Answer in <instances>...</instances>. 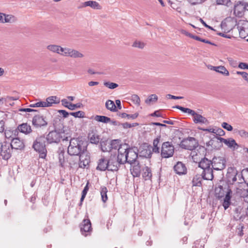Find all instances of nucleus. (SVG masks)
I'll return each mask as SVG.
<instances>
[{
	"label": "nucleus",
	"mask_w": 248,
	"mask_h": 248,
	"mask_svg": "<svg viewBox=\"0 0 248 248\" xmlns=\"http://www.w3.org/2000/svg\"><path fill=\"white\" fill-rule=\"evenodd\" d=\"M47 50L56 53L64 57H69L74 59H81L84 54L81 51L69 47H62L56 45H50L46 46Z\"/></svg>",
	"instance_id": "f257e3e1"
},
{
	"label": "nucleus",
	"mask_w": 248,
	"mask_h": 248,
	"mask_svg": "<svg viewBox=\"0 0 248 248\" xmlns=\"http://www.w3.org/2000/svg\"><path fill=\"white\" fill-rule=\"evenodd\" d=\"M87 149L86 142L79 138L71 139L68 147V153L71 155H78Z\"/></svg>",
	"instance_id": "f03ea898"
},
{
	"label": "nucleus",
	"mask_w": 248,
	"mask_h": 248,
	"mask_svg": "<svg viewBox=\"0 0 248 248\" xmlns=\"http://www.w3.org/2000/svg\"><path fill=\"white\" fill-rule=\"evenodd\" d=\"M66 129L67 127L66 126H63L62 124V126H60L58 128H56L54 131L50 132L47 135L46 139L50 143H58L60 141L61 139H64V134L67 130Z\"/></svg>",
	"instance_id": "7ed1b4c3"
},
{
	"label": "nucleus",
	"mask_w": 248,
	"mask_h": 248,
	"mask_svg": "<svg viewBox=\"0 0 248 248\" xmlns=\"http://www.w3.org/2000/svg\"><path fill=\"white\" fill-rule=\"evenodd\" d=\"M45 137H40L36 139L33 144V148L38 153L39 157L45 159L46 156L47 150L46 148Z\"/></svg>",
	"instance_id": "20e7f679"
},
{
	"label": "nucleus",
	"mask_w": 248,
	"mask_h": 248,
	"mask_svg": "<svg viewBox=\"0 0 248 248\" xmlns=\"http://www.w3.org/2000/svg\"><path fill=\"white\" fill-rule=\"evenodd\" d=\"M174 147L172 142L166 141L162 143L161 149V155L163 158L171 157L174 154Z\"/></svg>",
	"instance_id": "39448f33"
},
{
	"label": "nucleus",
	"mask_w": 248,
	"mask_h": 248,
	"mask_svg": "<svg viewBox=\"0 0 248 248\" xmlns=\"http://www.w3.org/2000/svg\"><path fill=\"white\" fill-rule=\"evenodd\" d=\"M182 148L191 150V151L196 149L198 146V143L196 140L192 137L188 138L183 140L180 144Z\"/></svg>",
	"instance_id": "423d86ee"
},
{
	"label": "nucleus",
	"mask_w": 248,
	"mask_h": 248,
	"mask_svg": "<svg viewBox=\"0 0 248 248\" xmlns=\"http://www.w3.org/2000/svg\"><path fill=\"white\" fill-rule=\"evenodd\" d=\"M12 148L10 143L4 142L0 143V156L5 160H8L11 156Z\"/></svg>",
	"instance_id": "0eeeda50"
},
{
	"label": "nucleus",
	"mask_w": 248,
	"mask_h": 248,
	"mask_svg": "<svg viewBox=\"0 0 248 248\" xmlns=\"http://www.w3.org/2000/svg\"><path fill=\"white\" fill-rule=\"evenodd\" d=\"M226 166V160L223 157H214L212 161V168L217 170H223Z\"/></svg>",
	"instance_id": "6e6552de"
},
{
	"label": "nucleus",
	"mask_w": 248,
	"mask_h": 248,
	"mask_svg": "<svg viewBox=\"0 0 248 248\" xmlns=\"http://www.w3.org/2000/svg\"><path fill=\"white\" fill-rule=\"evenodd\" d=\"M126 149H127V144H126L120 146L118 149V155L116 158L121 164L127 162Z\"/></svg>",
	"instance_id": "1a4fd4ad"
},
{
	"label": "nucleus",
	"mask_w": 248,
	"mask_h": 248,
	"mask_svg": "<svg viewBox=\"0 0 248 248\" xmlns=\"http://www.w3.org/2000/svg\"><path fill=\"white\" fill-rule=\"evenodd\" d=\"M152 146L147 143L142 144L139 148L140 156L150 158L153 152Z\"/></svg>",
	"instance_id": "9d476101"
},
{
	"label": "nucleus",
	"mask_w": 248,
	"mask_h": 248,
	"mask_svg": "<svg viewBox=\"0 0 248 248\" xmlns=\"http://www.w3.org/2000/svg\"><path fill=\"white\" fill-rule=\"evenodd\" d=\"M237 28L241 38H245L248 36V21H240L238 23Z\"/></svg>",
	"instance_id": "9b49d317"
},
{
	"label": "nucleus",
	"mask_w": 248,
	"mask_h": 248,
	"mask_svg": "<svg viewBox=\"0 0 248 248\" xmlns=\"http://www.w3.org/2000/svg\"><path fill=\"white\" fill-rule=\"evenodd\" d=\"M108 170L116 171L121 164L117 160L115 155H111L108 159Z\"/></svg>",
	"instance_id": "f8f14e48"
},
{
	"label": "nucleus",
	"mask_w": 248,
	"mask_h": 248,
	"mask_svg": "<svg viewBox=\"0 0 248 248\" xmlns=\"http://www.w3.org/2000/svg\"><path fill=\"white\" fill-rule=\"evenodd\" d=\"M32 124L36 127L46 126L47 122L43 116L37 115L33 117L32 121Z\"/></svg>",
	"instance_id": "ddd939ff"
},
{
	"label": "nucleus",
	"mask_w": 248,
	"mask_h": 248,
	"mask_svg": "<svg viewBox=\"0 0 248 248\" xmlns=\"http://www.w3.org/2000/svg\"><path fill=\"white\" fill-rule=\"evenodd\" d=\"M126 155H127V162L130 164H136L138 160H137V158H138V153L136 151H134L133 149H126Z\"/></svg>",
	"instance_id": "4468645a"
},
{
	"label": "nucleus",
	"mask_w": 248,
	"mask_h": 248,
	"mask_svg": "<svg viewBox=\"0 0 248 248\" xmlns=\"http://www.w3.org/2000/svg\"><path fill=\"white\" fill-rule=\"evenodd\" d=\"M78 155L79 156V166L81 168H84L90 162V156L87 150L81 153Z\"/></svg>",
	"instance_id": "2eb2a0df"
},
{
	"label": "nucleus",
	"mask_w": 248,
	"mask_h": 248,
	"mask_svg": "<svg viewBox=\"0 0 248 248\" xmlns=\"http://www.w3.org/2000/svg\"><path fill=\"white\" fill-rule=\"evenodd\" d=\"M91 223L89 219H84L80 226V231L82 234L85 236L87 234L84 233L89 232L92 231Z\"/></svg>",
	"instance_id": "dca6fc26"
},
{
	"label": "nucleus",
	"mask_w": 248,
	"mask_h": 248,
	"mask_svg": "<svg viewBox=\"0 0 248 248\" xmlns=\"http://www.w3.org/2000/svg\"><path fill=\"white\" fill-rule=\"evenodd\" d=\"M221 139H222V138L215 136L209 141L207 144L214 149H218L223 146V141Z\"/></svg>",
	"instance_id": "f3484780"
},
{
	"label": "nucleus",
	"mask_w": 248,
	"mask_h": 248,
	"mask_svg": "<svg viewBox=\"0 0 248 248\" xmlns=\"http://www.w3.org/2000/svg\"><path fill=\"white\" fill-rule=\"evenodd\" d=\"M193 117V121L195 124H208L209 122L207 119L202 116V115L198 114L194 110L193 111V112L191 114Z\"/></svg>",
	"instance_id": "a211bd4d"
},
{
	"label": "nucleus",
	"mask_w": 248,
	"mask_h": 248,
	"mask_svg": "<svg viewBox=\"0 0 248 248\" xmlns=\"http://www.w3.org/2000/svg\"><path fill=\"white\" fill-rule=\"evenodd\" d=\"M175 172L179 174H185L187 172V168L185 165L181 162H178L173 167Z\"/></svg>",
	"instance_id": "6ab92c4d"
},
{
	"label": "nucleus",
	"mask_w": 248,
	"mask_h": 248,
	"mask_svg": "<svg viewBox=\"0 0 248 248\" xmlns=\"http://www.w3.org/2000/svg\"><path fill=\"white\" fill-rule=\"evenodd\" d=\"M245 207L238 206L234 210V217L236 220H243L245 217Z\"/></svg>",
	"instance_id": "aec40b11"
},
{
	"label": "nucleus",
	"mask_w": 248,
	"mask_h": 248,
	"mask_svg": "<svg viewBox=\"0 0 248 248\" xmlns=\"http://www.w3.org/2000/svg\"><path fill=\"white\" fill-rule=\"evenodd\" d=\"M10 145L12 149L20 150L24 147L23 141L20 140L18 138H13Z\"/></svg>",
	"instance_id": "412c9836"
},
{
	"label": "nucleus",
	"mask_w": 248,
	"mask_h": 248,
	"mask_svg": "<svg viewBox=\"0 0 248 248\" xmlns=\"http://www.w3.org/2000/svg\"><path fill=\"white\" fill-rule=\"evenodd\" d=\"M108 159L104 157H102L99 159L98 166L96 168L97 170L104 171L106 170H108Z\"/></svg>",
	"instance_id": "4be33fe9"
},
{
	"label": "nucleus",
	"mask_w": 248,
	"mask_h": 248,
	"mask_svg": "<svg viewBox=\"0 0 248 248\" xmlns=\"http://www.w3.org/2000/svg\"><path fill=\"white\" fill-rule=\"evenodd\" d=\"M132 166L130 168L131 174L134 177H139L140 174V166L139 162H137L136 164H131Z\"/></svg>",
	"instance_id": "5701e85b"
},
{
	"label": "nucleus",
	"mask_w": 248,
	"mask_h": 248,
	"mask_svg": "<svg viewBox=\"0 0 248 248\" xmlns=\"http://www.w3.org/2000/svg\"><path fill=\"white\" fill-rule=\"evenodd\" d=\"M190 155L193 162L196 163H199L203 159V155L200 153L198 149H195L192 151L190 153Z\"/></svg>",
	"instance_id": "b1692460"
},
{
	"label": "nucleus",
	"mask_w": 248,
	"mask_h": 248,
	"mask_svg": "<svg viewBox=\"0 0 248 248\" xmlns=\"http://www.w3.org/2000/svg\"><path fill=\"white\" fill-rule=\"evenodd\" d=\"M17 129L19 131L26 135L30 134L32 131L31 126L27 123H23L19 125Z\"/></svg>",
	"instance_id": "393cba45"
},
{
	"label": "nucleus",
	"mask_w": 248,
	"mask_h": 248,
	"mask_svg": "<svg viewBox=\"0 0 248 248\" xmlns=\"http://www.w3.org/2000/svg\"><path fill=\"white\" fill-rule=\"evenodd\" d=\"M212 167L203 170L202 177L207 180H212L214 178Z\"/></svg>",
	"instance_id": "a878e982"
},
{
	"label": "nucleus",
	"mask_w": 248,
	"mask_h": 248,
	"mask_svg": "<svg viewBox=\"0 0 248 248\" xmlns=\"http://www.w3.org/2000/svg\"><path fill=\"white\" fill-rule=\"evenodd\" d=\"M221 140L223 141V143L226 145L229 148L233 149V150L237 149L238 146L235 140L229 138L225 139L222 138Z\"/></svg>",
	"instance_id": "bb28decb"
},
{
	"label": "nucleus",
	"mask_w": 248,
	"mask_h": 248,
	"mask_svg": "<svg viewBox=\"0 0 248 248\" xmlns=\"http://www.w3.org/2000/svg\"><path fill=\"white\" fill-rule=\"evenodd\" d=\"M61 102L62 106L70 110H74L76 108H79L81 105L80 103H77L76 104H72L69 102L66 99H62Z\"/></svg>",
	"instance_id": "cd10ccee"
},
{
	"label": "nucleus",
	"mask_w": 248,
	"mask_h": 248,
	"mask_svg": "<svg viewBox=\"0 0 248 248\" xmlns=\"http://www.w3.org/2000/svg\"><path fill=\"white\" fill-rule=\"evenodd\" d=\"M47 107L52 106L53 104H58L60 103V100L56 96H51L47 97L46 101Z\"/></svg>",
	"instance_id": "c85d7f7f"
},
{
	"label": "nucleus",
	"mask_w": 248,
	"mask_h": 248,
	"mask_svg": "<svg viewBox=\"0 0 248 248\" xmlns=\"http://www.w3.org/2000/svg\"><path fill=\"white\" fill-rule=\"evenodd\" d=\"M212 161L206 158H203L199 162V167L201 168L203 170L211 168Z\"/></svg>",
	"instance_id": "c756f323"
},
{
	"label": "nucleus",
	"mask_w": 248,
	"mask_h": 248,
	"mask_svg": "<svg viewBox=\"0 0 248 248\" xmlns=\"http://www.w3.org/2000/svg\"><path fill=\"white\" fill-rule=\"evenodd\" d=\"M232 191L230 189L228 190L227 192L226 196L224 199V201L223 202V206L225 210H226L230 206L231 203V193Z\"/></svg>",
	"instance_id": "7c9ffc66"
},
{
	"label": "nucleus",
	"mask_w": 248,
	"mask_h": 248,
	"mask_svg": "<svg viewBox=\"0 0 248 248\" xmlns=\"http://www.w3.org/2000/svg\"><path fill=\"white\" fill-rule=\"evenodd\" d=\"M121 144H120L119 141L118 140H112L108 144V149L106 148V151L110 152L112 149L117 150L119 149V147L121 146Z\"/></svg>",
	"instance_id": "2f4dec72"
},
{
	"label": "nucleus",
	"mask_w": 248,
	"mask_h": 248,
	"mask_svg": "<svg viewBox=\"0 0 248 248\" xmlns=\"http://www.w3.org/2000/svg\"><path fill=\"white\" fill-rule=\"evenodd\" d=\"M231 170L232 171V174H231L230 172H228L227 174V177L228 179V181L233 184L237 180L236 175H238L237 173V171L233 168H231Z\"/></svg>",
	"instance_id": "473e14b6"
},
{
	"label": "nucleus",
	"mask_w": 248,
	"mask_h": 248,
	"mask_svg": "<svg viewBox=\"0 0 248 248\" xmlns=\"http://www.w3.org/2000/svg\"><path fill=\"white\" fill-rule=\"evenodd\" d=\"M84 6H90L94 9L100 10L101 9V6L100 4L95 1L89 0L86 1L84 3Z\"/></svg>",
	"instance_id": "72a5a7b5"
},
{
	"label": "nucleus",
	"mask_w": 248,
	"mask_h": 248,
	"mask_svg": "<svg viewBox=\"0 0 248 248\" xmlns=\"http://www.w3.org/2000/svg\"><path fill=\"white\" fill-rule=\"evenodd\" d=\"M161 139L160 136H158L153 141V147H152L153 151L155 153H159L160 152V148L158 146Z\"/></svg>",
	"instance_id": "f704fd0d"
},
{
	"label": "nucleus",
	"mask_w": 248,
	"mask_h": 248,
	"mask_svg": "<svg viewBox=\"0 0 248 248\" xmlns=\"http://www.w3.org/2000/svg\"><path fill=\"white\" fill-rule=\"evenodd\" d=\"M88 138L92 143L97 144L99 142V136L93 132L89 134Z\"/></svg>",
	"instance_id": "c9c22d12"
},
{
	"label": "nucleus",
	"mask_w": 248,
	"mask_h": 248,
	"mask_svg": "<svg viewBox=\"0 0 248 248\" xmlns=\"http://www.w3.org/2000/svg\"><path fill=\"white\" fill-rule=\"evenodd\" d=\"M143 172L142 176H143V177L144 178V179L145 180L150 179L152 176L151 169L150 168H149L148 167H145L143 169Z\"/></svg>",
	"instance_id": "e433bc0d"
},
{
	"label": "nucleus",
	"mask_w": 248,
	"mask_h": 248,
	"mask_svg": "<svg viewBox=\"0 0 248 248\" xmlns=\"http://www.w3.org/2000/svg\"><path fill=\"white\" fill-rule=\"evenodd\" d=\"M244 9H247L248 10V2L246 3L245 6L243 7V4L241 2H239V3H237L235 5L234 8V13L236 14L237 13L239 14L240 10H244Z\"/></svg>",
	"instance_id": "4c0bfd02"
},
{
	"label": "nucleus",
	"mask_w": 248,
	"mask_h": 248,
	"mask_svg": "<svg viewBox=\"0 0 248 248\" xmlns=\"http://www.w3.org/2000/svg\"><path fill=\"white\" fill-rule=\"evenodd\" d=\"M216 72H217L224 76H229L230 75L229 71L224 66L220 65L217 66Z\"/></svg>",
	"instance_id": "58836bf2"
},
{
	"label": "nucleus",
	"mask_w": 248,
	"mask_h": 248,
	"mask_svg": "<svg viewBox=\"0 0 248 248\" xmlns=\"http://www.w3.org/2000/svg\"><path fill=\"white\" fill-rule=\"evenodd\" d=\"M94 120L97 122L105 124L108 123L110 121V118L105 116L96 115Z\"/></svg>",
	"instance_id": "ea45409f"
},
{
	"label": "nucleus",
	"mask_w": 248,
	"mask_h": 248,
	"mask_svg": "<svg viewBox=\"0 0 248 248\" xmlns=\"http://www.w3.org/2000/svg\"><path fill=\"white\" fill-rule=\"evenodd\" d=\"M107 108L111 111H116V106L113 101L108 100L106 101L105 104Z\"/></svg>",
	"instance_id": "a19ab883"
},
{
	"label": "nucleus",
	"mask_w": 248,
	"mask_h": 248,
	"mask_svg": "<svg viewBox=\"0 0 248 248\" xmlns=\"http://www.w3.org/2000/svg\"><path fill=\"white\" fill-rule=\"evenodd\" d=\"M108 189L106 187L103 186L100 188V194L101 196L102 201L105 202L108 200L107 196Z\"/></svg>",
	"instance_id": "79ce46f5"
},
{
	"label": "nucleus",
	"mask_w": 248,
	"mask_h": 248,
	"mask_svg": "<svg viewBox=\"0 0 248 248\" xmlns=\"http://www.w3.org/2000/svg\"><path fill=\"white\" fill-rule=\"evenodd\" d=\"M139 115V113H135L133 114H127L125 113H121L119 114V116L122 118H127V119H135Z\"/></svg>",
	"instance_id": "37998d69"
},
{
	"label": "nucleus",
	"mask_w": 248,
	"mask_h": 248,
	"mask_svg": "<svg viewBox=\"0 0 248 248\" xmlns=\"http://www.w3.org/2000/svg\"><path fill=\"white\" fill-rule=\"evenodd\" d=\"M158 97L156 94H153L149 95L148 98L145 100V103L147 104H151L155 102L157 100Z\"/></svg>",
	"instance_id": "c03bdc74"
},
{
	"label": "nucleus",
	"mask_w": 248,
	"mask_h": 248,
	"mask_svg": "<svg viewBox=\"0 0 248 248\" xmlns=\"http://www.w3.org/2000/svg\"><path fill=\"white\" fill-rule=\"evenodd\" d=\"M202 177L200 175H195L192 180L193 186H200L201 183Z\"/></svg>",
	"instance_id": "a18cd8bd"
},
{
	"label": "nucleus",
	"mask_w": 248,
	"mask_h": 248,
	"mask_svg": "<svg viewBox=\"0 0 248 248\" xmlns=\"http://www.w3.org/2000/svg\"><path fill=\"white\" fill-rule=\"evenodd\" d=\"M131 100L133 103L137 106H140V100L139 96L137 94H133L131 97Z\"/></svg>",
	"instance_id": "49530a36"
},
{
	"label": "nucleus",
	"mask_w": 248,
	"mask_h": 248,
	"mask_svg": "<svg viewBox=\"0 0 248 248\" xmlns=\"http://www.w3.org/2000/svg\"><path fill=\"white\" fill-rule=\"evenodd\" d=\"M145 46V44L144 43L142 42L139 41H136L134 42V43L132 45V46L134 47H137L139 48L142 49L144 48V47Z\"/></svg>",
	"instance_id": "de8ad7c7"
},
{
	"label": "nucleus",
	"mask_w": 248,
	"mask_h": 248,
	"mask_svg": "<svg viewBox=\"0 0 248 248\" xmlns=\"http://www.w3.org/2000/svg\"><path fill=\"white\" fill-rule=\"evenodd\" d=\"M174 108H178L180 110H181L182 111L185 113H187L189 114H191V113L193 112V110H192L188 108H185L182 107H181L180 106H176Z\"/></svg>",
	"instance_id": "09e8293b"
},
{
	"label": "nucleus",
	"mask_w": 248,
	"mask_h": 248,
	"mask_svg": "<svg viewBox=\"0 0 248 248\" xmlns=\"http://www.w3.org/2000/svg\"><path fill=\"white\" fill-rule=\"evenodd\" d=\"M237 193L242 197H247L248 195V189H238Z\"/></svg>",
	"instance_id": "8fccbe9b"
},
{
	"label": "nucleus",
	"mask_w": 248,
	"mask_h": 248,
	"mask_svg": "<svg viewBox=\"0 0 248 248\" xmlns=\"http://www.w3.org/2000/svg\"><path fill=\"white\" fill-rule=\"evenodd\" d=\"M221 191H223V187L222 186H220L216 188L215 193L218 198L222 197L223 196L224 193L223 192L221 193Z\"/></svg>",
	"instance_id": "3c124183"
},
{
	"label": "nucleus",
	"mask_w": 248,
	"mask_h": 248,
	"mask_svg": "<svg viewBox=\"0 0 248 248\" xmlns=\"http://www.w3.org/2000/svg\"><path fill=\"white\" fill-rule=\"evenodd\" d=\"M70 115L75 118H83L84 112L82 111H78L76 112H71L70 113Z\"/></svg>",
	"instance_id": "603ef678"
},
{
	"label": "nucleus",
	"mask_w": 248,
	"mask_h": 248,
	"mask_svg": "<svg viewBox=\"0 0 248 248\" xmlns=\"http://www.w3.org/2000/svg\"><path fill=\"white\" fill-rule=\"evenodd\" d=\"M104 85L108 88L109 89H113L117 88L118 86V85L116 83L110 82H104Z\"/></svg>",
	"instance_id": "864d4df0"
},
{
	"label": "nucleus",
	"mask_w": 248,
	"mask_h": 248,
	"mask_svg": "<svg viewBox=\"0 0 248 248\" xmlns=\"http://www.w3.org/2000/svg\"><path fill=\"white\" fill-rule=\"evenodd\" d=\"M88 190H89V187H88V183L86 184V186L84 187V188L82 192V196L80 198L81 202H82L84 200Z\"/></svg>",
	"instance_id": "5fc2aeb1"
},
{
	"label": "nucleus",
	"mask_w": 248,
	"mask_h": 248,
	"mask_svg": "<svg viewBox=\"0 0 248 248\" xmlns=\"http://www.w3.org/2000/svg\"><path fill=\"white\" fill-rule=\"evenodd\" d=\"M216 2L218 5H225L229 6L231 1L230 0H217Z\"/></svg>",
	"instance_id": "6e6d98bb"
},
{
	"label": "nucleus",
	"mask_w": 248,
	"mask_h": 248,
	"mask_svg": "<svg viewBox=\"0 0 248 248\" xmlns=\"http://www.w3.org/2000/svg\"><path fill=\"white\" fill-rule=\"evenodd\" d=\"M228 61L230 64V65L232 67H236L238 65V63L236 61L233 60L232 58H228L227 59Z\"/></svg>",
	"instance_id": "4d7b16f0"
},
{
	"label": "nucleus",
	"mask_w": 248,
	"mask_h": 248,
	"mask_svg": "<svg viewBox=\"0 0 248 248\" xmlns=\"http://www.w3.org/2000/svg\"><path fill=\"white\" fill-rule=\"evenodd\" d=\"M221 126L223 128L229 131H231L232 130V127L230 124L226 122L222 123Z\"/></svg>",
	"instance_id": "13d9d810"
},
{
	"label": "nucleus",
	"mask_w": 248,
	"mask_h": 248,
	"mask_svg": "<svg viewBox=\"0 0 248 248\" xmlns=\"http://www.w3.org/2000/svg\"><path fill=\"white\" fill-rule=\"evenodd\" d=\"M238 133L241 137L243 138H248V132L245 131V130H239L238 131Z\"/></svg>",
	"instance_id": "bf43d9fd"
},
{
	"label": "nucleus",
	"mask_w": 248,
	"mask_h": 248,
	"mask_svg": "<svg viewBox=\"0 0 248 248\" xmlns=\"http://www.w3.org/2000/svg\"><path fill=\"white\" fill-rule=\"evenodd\" d=\"M214 129L215 132L214 133L216 134L217 136H223L225 134L224 131L221 128H214Z\"/></svg>",
	"instance_id": "052dcab7"
},
{
	"label": "nucleus",
	"mask_w": 248,
	"mask_h": 248,
	"mask_svg": "<svg viewBox=\"0 0 248 248\" xmlns=\"http://www.w3.org/2000/svg\"><path fill=\"white\" fill-rule=\"evenodd\" d=\"M5 22H12L14 21V16L11 15H5Z\"/></svg>",
	"instance_id": "680f3d73"
},
{
	"label": "nucleus",
	"mask_w": 248,
	"mask_h": 248,
	"mask_svg": "<svg viewBox=\"0 0 248 248\" xmlns=\"http://www.w3.org/2000/svg\"><path fill=\"white\" fill-rule=\"evenodd\" d=\"M192 5H196L202 3L205 0H187Z\"/></svg>",
	"instance_id": "e2e57ef3"
},
{
	"label": "nucleus",
	"mask_w": 248,
	"mask_h": 248,
	"mask_svg": "<svg viewBox=\"0 0 248 248\" xmlns=\"http://www.w3.org/2000/svg\"><path fill=\"white\" fill-rule=\"evenodd\" d=\"M199 129L203 131L208 132L209 133H214V132H215V129H214V128H213V127H210L208 128H199Z\"/></svg>",
	"instance_id": "0e129e2a"
},
{
	"label": "nucleus",
	"mask_w": 248,
	"mask_h": 248,
	"mask_svg": "<svg viewBox=\"0 0 248 248\" xmlns=\"http://www.w3.org/2000/svg\"><path fill=\"white\" fill-rule=\"evenodd\" d=\"M238 66L240 69H248V64L247 63L240 62Z\"/></svg>",
	"instance_id": "69168bd1"
},
{
	"label": "nucleus",
	"mask_w": 248,
	"mask_h": 248,
	"mask_svg": "<svg viewBox=\"0 0 248 248\" xmlns=\"http://www.w3.org/2000/svg\"><path fill=\"white\" fill-rule=\"evenodd\" d=\"M229 23H230V22H229L228 21H225V22H222L221 24L222 29H224L225 31H227L228 32L229 31L231 30L232 29V28L230 29H227V30L225 29V28L226 26H228L229 25Z\"/></svg>",
	"instance_id": "338daca9"
},
{
	"label": "nucleus",
	"mask_w": 248,
	"mask_h": 248,
	"mask_svg": "<svg viewBox=\"0 0 248 248\" xmlns=\"http://www.w3.org/2000/svg\"><path fill=\"white\" fill-rule=\"evenodd\" d=\"M58 112L60 114H62L64 118H67L68 116V115L70 114V113L67 112L65 110H59Z\"/></svg>",
	"instance_id": "774afa93"
}]
</instances>
